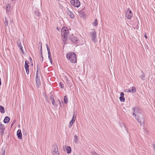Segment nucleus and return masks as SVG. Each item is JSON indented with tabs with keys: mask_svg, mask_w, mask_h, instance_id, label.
Here are the masks:
<instances>
[{
	"mask_svg": "<svg viewBox=\"0 0 155 155\" xmlns=\"http://www.w3.org/2000/svg\"><path fill=\"white\" fill-rule=\"evenodd\" d=\"M133 110V115L136 120L140 123V125H143L144 122V118L140 109L138 107H136L134 108Z\"/></svg>",
	"mask_w": 155,
	"mask_h": 155,
	"instance_id": "f257e3e1",
	"label": "nucleus"
},
{
	"mask_svg": "<svg viewBox=\"0 0 155 155\" xmlns=\"http://www.w3.org/2000/svg\"><path fill=\"white\" fill-rule=\"evenodd\" d=\"M67 58L72 63H75L77 61L76 55L73 52H69L67 54Z\"/></svg>",
	"mask_w": 155,
	"mask_h": 155,
	"instance_id": "f03ea898",
	"label": "nucleus"
},
{
	"mask_svg": "<svg viewBox=\"0 0 155 155\" xmlns=\"http://www.w3.org/2000/svg\"><path fill=\"white\" fill-rule=\"evenodd\" d=\"M61 34L62 38L65 39L67 38L68 35V30L65 27L62 28L61 30Z\"/></svg>",
	"mask_w": 155,
	"mask_h": 155,
	"instance_id": "7ed1b4c3",
	"label": "nucleus"
},
{
	"mask_svg": "<svg viewBox=\"0 0 155 155\" xmlns=\"http://www.w3.org/2000/svg\"><path fill=\"white\" fill-rule=\"evenodd\" d=\"M71 4L73 6L78 7L80 5V2L78 0H71Z\"/></svg>",
	"mask_w": 155,
	"mask_h": 155,
	"instance_id": "20e7f679",
	"label": "nucleus"
},
{
	"mask_svg": "<svg viewBox=\"0 0 155 155\" xmlns=\"http://www.w3.org/2000/svg\"><path fill=\"white\" fill-rule=\"evenodd\" d=\"M126 17L127 19H130L133 16V14L132 13L131 11L129 8H128L126 12Z\"/></svg>",
	"mask_w": 155,
	"mask_h": 155,
	"instance_id": "39448f33",
	"label": "nucleus"
},
{
	"mask_svg": "<svg viewBox=\"0 0 155 155\" xmlns=\"http://www.w3.org/2000/svg\"><path fill=\"white\" fill-rule=\"evenodd\" d=\"M91 36L92 38V41L94 42H96L97 41L96 38V34L95 31L94 30L92 33H90Z\"/></svg>",
	"mask_w": 155,
	"mask_h": 155,
	"instance_id": "423d86ee",
	"label": "nucleus"
},
{
	"mask_svg": "<svg viewBox=\"0 0 155 155\" xmlns=\"http://www.w3.org/2000/svg\"><path fill=\"white\" fill-rule=\"evenodd\" d=\"M52 153L53 155H59V153L58 152V148L57 146L55 145L54 146Z\"/></svg>",
	"mask_w": 155,
	"mask_h": 155,
	"instance_id": "0eeeda50",
	"label": "nucleus"
},
{
	"mask_svg": "<svg viewBox=\"0 0 155 155\" xmlns=\"http://www.w3.org/2000/svg\"><path fill=\"white\" fill-rule=\"evenodd\" d=\"M28 64H29L28 61L26 60L25 62V68L26 70V73L28 74L29 72V67L28 65Z\"/></svg>",
	"mask_w": 155,
	"mask_h": 155,
	"instance_id": "6e6552de",
	"label": "nucleus"
},
{
	"mask_svg": "<svg viewBox=\"0 0 155 155\" xmlns=\"http://www.w3.org/2000/svg\"><path fill=\"white\" fill-rule=\"evenodd\" d=\"M66 12L70 16L71 18H74V15L73 12L70 11L68 8H67Z\"/></svg>",
	"mask_w": 155,
	"mask_h": 155,
	"instance_id": "1a4fd4ad",
	"label": "nucleus"
},
{
	"mask_svg": "<svg viewBox=\"0 0 155 155\" xmlns=\"http://www.w3.org/2000/svg\"><path fill=\"white\" fill-rule=\"evenodd\" d=\"M71 41L73 43H76L78 41L77 38L73 35L71 36L70 37Z\"/></svg>",
	"mask_w": 155,
	"mask_h": 155,
	"instance_id": "9d476101",
	"label": "nucleus"
},
{
	"mask_svg": "<svg viewBox=\"0 0 155 155\" xmlns=\"http://www.w3.org/2000/svg\"><path fill=\"white\" fill-rule=\"evenodd\" d=\"M17 135L18 136V138L19 139H21L22 138V133L20 130L19 129L17 131Z\"/></svg>",
	"mask_w": 155,
	"mask_h": 155,
	"instance_id": "9b49d317",
	"label": "nucleus"
},
{
	"mask_svg": "<svg viewBox=\"0 0 155 155\" xmlns=\"http://www.w3.org/2000/svg\"><path fill=\"white\" fill-rule=\"evenodd\" d=\"M124 94L123 92H122L120 93V97H119L120 100L122 102L125 101V98L124 97Z\"/></svg>",
	"mask_w": 155,
	"mask_h": 155,
	"instance_id": "f8f14e48",
	"label": "nucleus"
},
{
	"mask_svg": "<svg viewBox=\"0 0 155 155\" xmlns=\"http://www.w3.org/2000/svg\"><path fill=\"white\" fill-rule=\"evenodd\" d=\"M35 79L36 86L38 88L41 84L40 80L39 79L38 77H37Z\"/></svg>",
	"mask_w": 155,
	"mask_h": 155,
	"instance_id": "ddd939ff",
	"label": "nucleus"
},
{
	"mask_svg": "<svg viewBox=\"0 0 155 155\" xmlns=\"http://www.w3.org/2000/svg\"><path fill=\"white\" fill-rule=\"evenodd\" d=\"M17 44L19 48L20 49L21 51L23 52V50L22 49V47L21 46V41L20 40H18L17 42Z\"/></svg>",
	"mask_w": 155,
	"mask_h": 155,
	"instance_id": "4468645a",
	"label": "nucleus"
},
{
	"mask_svg": "<svg viewBox=\"0 0 155 155\" xmlns=\"http://www.w3.org/2000/svg\"><path fill=\"white\" fill-rule=\"evenodd\" d=\"M10 118L8 116H6L4 120V122L5 123H8L10 121Z\"/></svg>",
	"mask_w": 155,
	"mask_h": 155,
	"instance_id": "2eb2a0df",
	"label": "nucleus"
},
{
	"mask_svg": "<svg viewBox=\"0 0 155 155\" xmlns=\"http://www.w3.org/2000/svg\"><path fill=\"white\" fill-rule=\"evenodd\" d=\"M66 150L67 151V153L68 154L71 152V147L69 146L67 147H66Z\"/></svg>",
	"mask_w": 155,
	"mask_h": 155,
	"instance_id": "dca6fc26",
	"label": "nucleus"
},
{
	"mask_svg": "<svg viewBox=\"0 0 155 155\" xmlns=\"http://www.w3.org/2000/svg\"><path fill=\"white\" fill-rule=\"evenodd\" d=\"M11 9V7L10 6V5H8L7 6L6 11L7 12L8 14H9L10 12Z\"/></svg>",
	"mask_w": 155,
	"mask_h": 155,
	"instance_id": "f3484780",
	"label": "nucleus"
},
{
	"mask_svg": "<svg viewBox=\"0 0 155 155\" xmlns=\"http://www.w3.org/2000/svg\"><path fill=\"white\" fill-rule=\"evenodd\" d=\"M130 90V92L132 93H134L136 91V88L134 87H132V89L131 90Z\"/></svg>",
	"mask_w": 155,
	"mask_h": 155,
	"instance_id": "a211bd4d",
	"label": "nucleus"
},
{
	"mask_svg": "<svg viewBox=\"0 0 155 155\" xmlns=\"http://www.w3.org/2000/svg\"><path fill=\"white\" fill-rule=\"evenodd\" d=\"M1 133H3L4 130V126L2 124H1Z\"/></svg>",
	"mask_w": 155,
	"mask_h": 155,
	"instance_id": "6ab92c4d",
	"label": "nucleus"
},
{
	"mask_svg": "<svg viewBox=\"0 0 155 155\" xmlns=\"http://www.w3.org/2000/svg\"><path fill=\"white\" fill-rule=\"evenodd\" d=\"M74 141L75 143H78V136L75 135L74 136Z\"/></svg>",
	"mask_w": 155,
	"mask_h": 155,
	"instance_id": "aec40b11",
	"label": "nucleus"
},
{
	"mask_svg": "<svg viewBox=\"0 0 155 155\" xmlns=\"http://www.w3.org/2000/svg\"><path fill=\"white\" fill-rule=\"evenodd\" d=\"M48 58L50 60L51 63L52 64V60H51V54L50 53H48Z\"/></svg>",
	"mask_w": 155,
	"mask_h": 155,
	"instance_id": "412c9836",
	"label": "nucleus"
},
{
	"mask_svg": "<svg viewBox=\"0 0 155 155\" xmlns=\"http://www.w3.org/2000/svg\"><path fill=\"white\" fill-rule=\"evenodd\" d=\"M5 112L4 108L2 106H1V113L4 114Z\"/></svg>",
	"mask_w": 155,
	"mask_h": 155,
	"instance_id": "4be33fe9",
	"label": "nucleus"
},
{
	"mask_svg": "<svg viewBox=\"0 0 155 155\" xmlns=\"http://www.w3.org/2000/svg\"><path fill=\"white\" fill-rule=\"evenodd\" d=\"M64 101L65 104H67L68 102V98L66 96H65L64 97Z\"/></svg>",
	"mask_w": 155,
	"mask_h": 155,
	"instance_id": "5701e85b",
	"label": "nucleus"
},
{
	"mask_svg": "<svg viewBox=\"0 0 155 155\" xmlns=\"http://www.w3.org/2000/svg\"><path fill=\"white\" fill-rule=\"evenodd\" d=\"M92 25L94 26H96L97 25V19H95L94 22L92 23Z\"/></svg>",
	"mask_w": 155,
	"mask_h": 155,
	"instance_id": "b1692460",
	"label": "nucleus"
},
{
	"mask_svg": "<svg viewBox=\"0 0 155 155\" xmlns=\"http://www.w3.org/2000/svg\"><path fill=\"white\" fill-rule=\"evenodd\" d=\"M51 99L52 100L51 102L52 103V105L53 106H54L55 105V104H54L55 101H54V99L53 97L52 96H51Z\"/></svg>",
	"mask_w": 155,
	"mask_h": 155,
	"instance_id": "393cba45",
	"label": "nucleus"
},
{
	"mask_svg": "<svg viewBox=\"0 0 155 155\" xmlns=\"http://www.w3.org/2000/svg\"><path fill=\"white\" fill-rule=\"evenodd\" d=\"M145 77V76L144 74L143 73H142V75H141L140 76V77L143 80H144V78Z\"/></svg>",
	"mask_w": 155,
	"mask_h": 155,
	"instance_id": "a878e982",
	"label": "nucleus"
},
{
	"mask_svg": "<svg viewBox=\"0 0 155 155\" xmlns=\"http://www.w3.org/2000/svg\"><path fill=\"white\" fill-rule=\"evenodd\" d=\"M2 155H5V148H2Z\"/></svg>",
	"mask_w": 155,
	"mask_h": 155,
	"instance_id": "bb28decb",
	"label": "nucleus"
},
{
	"mask_svg": "<svg viewBox=\"0 0 155 155\" xmlns=\"http://www.w3.org/2000/svg\"><path fill=\"white\" fill-rule=\"evenodd\" d=\"M74 114L73 115V117H72V120H71V122H72L73 123H74L75 121V119L76 118V117H74Z\"/></svg>",
	"mask_w": 155,
	"mask_h": 155,
	"instance_id": "cd10ccee",
	"label": "nucleus"
},
{
	"mask_svg": "<svg viewBox=\"0 0 155 155\" xmlns=\"http://www.w3.org/2000/svg\"><path fill=\"white\" fill-rule=\"evenodd\" d=\"M91 154L92 155H100L99 154L96 153L95 152H91Z\"/></svg>",
	"mask_w": 155,
	"mask_h": 155,
	"instance_id": "c85d7f7f",
	"label": "nucleus"
},
{
	"mask_svg": "<svg viewBox=\"0 0 155 155\" xmlns=\"http://www.w3.org/2000/svg\"><path fill=\"white\" fill-rule=\"evenodd\" d=\"M46 47L47 48V49L48 53H50V48H49L48 46L47 45H46Z\"/></svg>",
	"mask_w": 155,
	"mask_h": 155,
	"instance_id": "c756f323",
	"label": "nucleus"
},
{
	"mask_svg": "<svg viewBox=\"0 0 155 155\" xmlns=\"http://www.w3.org/2000/svg\"><path fill=\"white\" fill-rule=\"evenodd\" d=\"M124 91L126 92H130V90L129 89H126Z\"/></svg>",
	"mask_w": 155,
	"mask_h": 155,
	"instance_id": "7c9ffc66",
	"label": "nucleus"
},
{
	"mask_svg": "<svg viewBox=\"0 0 155 155\" xmlns=\"http://www.w3.org/2000/svg\"><path fill=\"white\" fill-rule=\"evenodd\" d=\"M35 14L36 15H37L38 16L40 15V13L38 11H36L35 12Z\"/></svg>",
	"mask_w": 155,
	"mask_h": 155,
	"instance_id": "2f4dec72",
	"label": "nucleus"
},
{
	"mask_svg": "<svg viewBox=\"0 0 155 155\" xmlns=\"http://www.w3.org/2000/svg\"><path fill=\"white\" fill-rule=\"evenodd\" d=\"M73 124V123L72 122L70 121L69 124V127L70 128L71 127V126Z\"/></svg>",
	"mask_w": 155,
	"mask_h": 155,
	"instance_id": "473e14b6",
	"label": "nucleus"
},
{
	"mask_svg": "<svg viewBox=\"0 0 155 155\" xmlns=\"http://www.w3.org/2000/svg\"><path fill=\"white\" fill-rule=\"evenodd\" d=\"M60 85H61V88H63L64 87V86L62 85L61 83H60Z\"/></svg>",
	"mask_w": 155,
	"mask_h": 155,
	"instance_id": "72a5a7b5",
	"label": "nucleus"
},
{
	"mask_svg": "<svg viewBox=\"0 0 155 155\" xmlns=\"http://www.w3.org/2000/svg\"><path fill=\"white\" fill-rule=\"evenodd\" d=\"M38 70H37V72L36 73V77H38Z\"/></svg>",
	"mask_w": 155,
	"mask_h": 155,
	"instance_id": "f704fd0d",
	"label": "nucleus"
},
{
	"mask_svg": "<svg viewBox=\"0 0 155 155\" xmlns=\"http://www.w3.org/2000/svg\"><path fill=\"white\" fill-rule=\"evenodd\" d=\"M144 37L146 39L147 38V37L146 34H145L144 35Z\"/></svg>",
	"mask_w": 155,
	"mask_h": 155,
	"instance_id": "c9c22d12",
	"label": "nucleus"
},
{
	"mask_svg": "<svg viewBox=\"0 0 155 155\" xmlns=\"http://www.w3.org/2000/svg\"><path fill=\"white\" fill-rule=\"evenodd\" d=\"M5 25H8V23L7 21H6V22L5 23Z\"/></svg>",
	"mask_w": 155,
	"mask_h": 155,
	"instance_id": "e433bc0d",
	"label": "nucleus"
},
{
	"mask_svg": "<svg viewBox=\"0 0 155 155\" xmlns=\"http://www.w3.org/2000/svg\"><path fill=\"white\" fill-rule=\"evenodd\" d=\"M13 124H14V122H13V123H12V125H12H12Z\"/></svg>",
	"mask_w": 155,
	"mask_h": 155,
	"instance_id": "4c0bfd02",
	"label": "nucleus"
},
{
	"mask_svg": "<svg viewBox=\"0 0 155 155\" xmlns=\"http://www.w3.org/2000/svg\"><path fill=\"white\" fill-rule=\"evenodd\" d=\"M41 48H42V46H41Z\"/></svg>",
	"mask_w": 155,
	"mask_h": 155,
	"instance_id": "58836bf2",
	"label": "nucleus"
},
{
	"mask_svg": "<svg viewBox=\"0 0 155 155\" xmlns=\"http://www.w3.org/2000/svg\"><path fill=\"white\" fill-rule=\"evenodd\" d=\"M41 57L42 58V60H43V57H42V55Z\"/></svg>",
	"mask_w": 155,
	"mask_h": 155,
	"instance_id": "ea45409f",
	"label": "nucleus"
}]
</instances>
